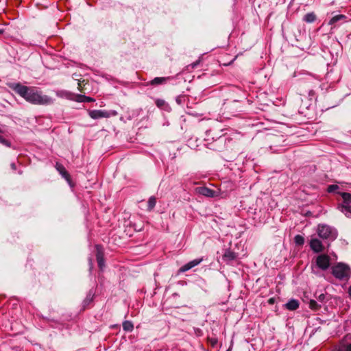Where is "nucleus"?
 <instances>
[{"label": "nucleus", "mask_w": 351, "mask_h": 351, "mask_svg": "<svg viewBox=\"0 0 351 351\" xmlns=\"http://www.w3.org/2000/svg\"><path fill=\"white\" fill-rule=\"evenodd\" d=\"M9 86L27 102L32 104L50 105L53 103V99L51 97L43 95L40 91H38L34 87L23 86L20 83H13L10 84Z\"/></svg>", "instance_id": "obj_1"}, {"label": "nucleus", "mask_w": 351, "mask_h": 351, "mask_svg": "<svg viewBox=\"0 0 351 351\" xmlns=\"http://www.w3.org/2000/svg\"><path fill=\"white\" fill-rule=\"evenodd\" d=\"M332 275L338 280H348L350 276V267L343 263H338L332 267Z\"/></svg>", "instance_id": "obj_2"}, {"label": "nucleus", "mask_w": 351, "mask_h": 351, "mask_svg": "<svg viewBox=\"0 0 351 351\" xmlns=\"http://www.w3.org/2000/svg\"><path fill=\"white\" fill-rule=\"evenodd\" d=\"M317 233L321 239L328 241L335 240L337 236V230L326 224H319L317 228Z\"/></svg>", "instance_id": "obj_3"}, {"label": "nucleus", "mask_w": 351, "mask_h": 351, "mask_svg": "<svg viewBox=\"0 0 351 351\" xmlns=\"http://www.w3.org/2000/svg\"><path fill=\"white\" fill-rule=\"evenodd\" d=\"M343 199L342 203L337 206L339 210L345 215L348 218H351V194L348 193H341Z\"/></svg>", "instance_id": "obj_4"}, {"label": "nucleus", "mask_w": 351, "mask_h": 351, "mask_svg": "<svg viewBox=\"0 0 351 351\" xmlns=\"http://www.w3.org/2000/svg\"><path fill=\"white\" fill-rule=\"evenodd\" d=\"M89 116L93 119H98L101 118H108L111 116H116L117 114V112L114 110L112 111H106V110H90L88 112Z\"/></svg>", "instance_id": "obj_5"}, {"label": "nucleus", "mask_w": 351, "mask_h": 351, "mask_svg": "<svg viewBox=\"0 0 351 351\" xmlns=\"http://www.w3.org/2000/svg\"><path fill=\"white\" fill-rule=\"evenodd\" d=\"M316 264L319 269L325 271L330 267V258L327 254H320L317 257Z\"/></svg>", "instance_id": "obj_6"}, {"label": "nucleus", "mask_w": 351, "mask_h": 351, "mask_svg": "<svg viewBox=\"0 0 351 351\" xmlns=\"http://www.w3.org/2000/svg\"><path fill=\"white\" fill-rule=\"evenodd\" d=\"M196 193L199 195H204L208 197H217L219 195V192L214 191L206 186H199L195 189Z\"/></svg>", "instance_id": "obj_7"}, {"label": "nucleus", "mask_w": 351, "mask_h": 351, "mask_svg": "<svg viewBox=\"0 0 351 351\" xmlns=\"http://www.w3.org/2000/svg\"><path fill=\"white\" fill-rule=\"evenodd\" d=\"M202 261H203V258L194 259V260L187 263L186 264L184 265L183 266H182L179 269V272L184 273V272L192 269L193 267L198 265L199 264H200L202 262Z\"/></svg>", "instance_id": "obj_8"}, {"label": "nucleus", "mask_w": 351, "mask_h": 351, "mask_svg": "<svg viewBox=\"0 0 351 351\" xmlns=\"http://www.w3.org/2000/svg\"><path fill=\"white\" fill-rule=\"evenodd\" d=\"M310 247L315 252L323 251L324 246L320 240L317 238H312L310 241Z\"/></svg>", "instance_id": "obj_9"}, {"label": "nucleus", "mask_w": 351, "mask_h": 351, "mask_svg": "<svg viewBox=\"0 0 351 351\" xmlns=\"http://www.w3.org/2000/svg\"><path fill=\"white\" fill-rule=\"evenodd\" d=\"M96 248H97L96 258H97L98 266L100 269H103V268L105 266L104 253H103L101 248L99 245H96Z\"/></svg>", "instance_id": "obj_10"}, {"label": "nucleus", "mask_w": 351, "mask_h": 351, "mask_svg": "<svg viewBox=\"0 0 351 351\" xmlns=\"http://www.w3.org/2000/svg\"><path fill=\"white\" fill-rule=\"evenodd\" d=\"M237 257V254L230 250H226L225 252L222 256V259L223 261L226 263H229L234 259H236Z\"/></svg>", "instance_id": "obj_11"}, {"label": "nucleus", "mask_w": 351, "mask_h": 351, "mask_svg": "<svg viewBox=\"0 0 351 351\" xmlns=\"http://www.w3.org/2000/svg\"><path fill=\"white\" fill-rule=\"evenodd\" d=\"M56 168L64 179H66L67 181H69L70 176L62 165L57 163Z\"/></svg>", "instance_id": "obj_12"}, {"label": "nucleus", "mask_w": 351, "mask_h": 351, "mask_svg": "<svg viewBox=\"0 0 351 351\" xmlns=\"http://www.w3.org/2000/svg\"><path fill=\"white\" fill-rule=\"evenodd\" d=\"M285 306L289 311H295L299 307V302L297 300L291 299Z\"/></svg>", "instance_id": "obj_13"}, {"label": "nucleus", "mask_w": 351, "mask_h": 351, "mask_svg": "<svg viewBox=\"0 0 351 351\" xmlns=\"http://www.w3.org/2000/svg\"><path fill=\"white\" fill-rule=\"evenodd\" d=\"M341 21H343L345 22L346 21V16L343 15V14L336 15V16H333L332 18H331V19L328 22V25H335L337 23Z\"/></svg>", "instance_id": "obj_14"}, {"label": "nucleus", "mask_w": 351, "mask_h": 351, "mask_svg": "<svg viewBox=\"0 0 351 351\" xmlns=\"http://www.w3.org/2000/svg\"><path fill=\"white\" fill-rule=\"evenodd\" d=\"M169 79V77H155L154 80H152L150 82V84L156 86V85H159V84H164Z\"/></svg>", "instance_id": "obj_15"}, {"label": "nucleus", "mask_w": 351, "mask_h": 351, "mask_svg": "<svg viewBox=\"0 0 351 351\" xmlns=\"http://www.w3.org/2000/svg\"><path fill=\"white\" fill-rule=\"evenodd\" d=\"M316 16L313 12L307 13L304 16V20L307 23H313L315 21Z\"/></svg>", "instance_id": "obj_16"}, {"label": "nucleus", "mask_w": 351, "mask_h": 351, "mask_svg": "<svg viewBox=\"0 0 351 351\" xmlns=\"http://www.w3.org/2000/svg\"><path fill=\"white\" fill-rule=\"evenodd\" d=\"M123 328L125 331H128V332H130L133 330L134 328V325L133 324L130 322V321H125L123 323Z\"/></svg>", "instance_id": "obj_17"}, {"label": "nucleus", "mask_w": 351, "mask_h": 351, "mask_svg": "<svg viewBox=\"0 0 351 351\" xmlns=\"http://www.w3.org/2000/svg\"><path fill=\"white\" fill-rule=\"evenodd\" d=\"M156 204V199L155 197H150L147 202V209L149 210H152Z\"/></svg>", "instance_id": "obj_18"}, {"label": "nucleus", "mask_w": 351, "mask_h": 351, "mask_svg": "<svg viewBox=\"0 0 351 351\" xmlns=\"http://www.w3.org/2000/svg\"><path fill=\"white\" fill-rule=\"evenodd\" d=\"M294 241L298 245H302L304 243V238L300 234L295 236Z\"/></svg>", "instance_id": "obj_19"}, {"label": "nucleus", "mask_w": 351, "mask_h": 351, "mask_svg": "<svg viewBox=\"0 0 351 351\" xmlns=\"http://www.w3.org/2000/svg\"><path fill=\"white\" fill-rule=\"evenodd\" d=\"M309 307L312 310H315H315H317L319 308V305L317 303L316 301H315L313 300H311L309 302Z\"/></svg>", "instance_id": "obj_20"}, {"label": "nucleus", "mask_w": 351, "mask_h": 351, "mask_svg": "<svg viewBox=\"0 0 351 351\" xmlns=\"http://www.w3.org/2000/svg\"><path fill=\"white\" fill-rule=\"evenodd\" d=\"M339 186L338 185H336V184H331V185H329L327 188V191L328 193H333L335 191H336L337 189H339Z\"/></svg>", "instance_id": "obj_21"}, {"label": "nucleus", "mask_w": 351, "mask_h": 351, "mask_svg": "<svg viewBox=\"0 0 351 351\" xmlns=\"http://www.w3.org/2000/svg\"><path fill=\"white\" fill-rule=\"evenodd\" d=\"M80 97L82 98L81 99L79 100L80 101H88V102H90V101H94V99L93 98L89 97H86V96L80 95Z\"/></svg>", "instance_id": "obj_22"}, {"label": "nucleus", "mask_w": 351, "mask_h": 351, "mask_svg": "<svg viewBox=\"0 0 351 351\" xmlns=\"http://www.w3.org/2000/svg\"><path fill=\"white\" fill-rule=\"evenodd\" d=\"M156 104L158 107L162 108L165 105V101L163 99H157L156 101Z\"/></svg>", "instance_id": "obj_23"}, {"label": "nucleus", "mask_w": 351, "mask_h": 351, "mask_svg": "<svg viewBox=\"0 0 351 351\" xmlns=\"http://www.w3.org/2000/svg\"><path fill=\"white\" fill-rule=\"evenodd\" d=\"M208 341L213 347H214L217 343V339L216 338L209 339Z\"/></svg>", "instance_id": "obj_24"}, {"label": "nucleus", "mask_w": 351, "mask_h": 351, "mask_svg": "<svg viewBox=\"0 0 351 351\" xmlns=\"http://www.w3.org/2000/svg\"><path fill=\"white\" fill-rule=\"evenodd\" d=\"M325 297H326V296H325V295H324V294H323V293H322V294H320V295H319V297H318V300H319V301H321V302H323V301L324 300V299H325Z\"/></svg>", "instance_id": "obj_25"}, {"label": "nucleus", "mask_w": 351, "mask_h": 351, "mask_svg": "<svg viewBox=\"0 0 351 351\" xmlns=\"http://www.w3.org/2000/svg\"><path fill=\"white\" fill-rule=\"evenodd\" d=\"M10 167H11V168H12L13 170H16V164H15V163H14V162L11 163Z\"/></svg>", "instance_id": "obj_26"}, {"label": "nucleus", "mask_w": 351, "mask_h": 351, "mask_svg": "<svg viewBox=\"0 0 351 351\" xmlns=\"http://www.w3.org/2000/svg\"><path fill=\"white\" fill-rule=\"evenodd\" d=\"M274 302H275V299H274V298H270V299L269 300V304H274Z\"/></svg>", "instance_id": "obj_27"}, {"label": "nucleus", "mask_w": 351, "mask_h": 351, "mask_svg": "<svg viewBox=\"0 0 351 351\" xmlns=\"http://www.w3.org/2000/svg\"><path fill=\"white\" fill-rule=\"evenodd\" d=\"M346 351H351V343L347 346Z\"/></svg>", "instance_id": "obj_28"}, {"label": "nucleus", "mask_w": 351, "mask_h": 351, "mask_svg": "<svg viewBox=\"0 0 351 351\" xmlns=\"http://www.w3.org/2000/svg\"><path fill=\"white\" fill-rule=\"evenodd\" d=\"M231 349H232V346H230V348L227 350V351H231Z\"/></svg>", "instance_id": "obj_29"}]
</instances>
